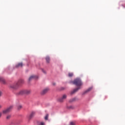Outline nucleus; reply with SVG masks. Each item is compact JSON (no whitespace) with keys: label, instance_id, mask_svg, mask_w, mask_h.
Instances as JSON below:
<instances>
[{"label":"nucleus","instance_id":"25","mask_svg":"<svg viewBox=\"0 0 125 125\" xmlns=\"http://www.w3.org/2000/svg\"><path fill=\"white\" fill-rule=\"evenodd\" d=\"M1 108H2V105L0 104V109H1Z\"/></svg>","mask_w":125,"mask_h":125},{"label":"nucleus","instance_id":"4","mask_svg":"<svg viewBox=\"0 0 125 125\" xmlns=\"http://www.w3.org/2000/svg\"><path fill=\"white\" fill-rule=\"evenodd\" d=\"M67 98V95L66 94H63L62 97L58 99V101L59 102H64V101Z\"/></svg>","mask_w":125,"mask_h":125},{"label":"nucleus","instance_id":"18","mask_svg":"<svg viewBox=\"0 0 125 125\" xmlns=\"http://www.w3.org/2000/svg\"><path fill=\"white\" fill-rule=\"evenodd\" d=\"M48 117H49L48 114H46V115H45L44 119H45V120L46 121H47V120H48Z\"/></svg>","mask_w":125,"mask_h":125},{"label":"nucleus","instance_id":"1","mask_svg":"<svg viewBox=\"0 0 125 125\" xmlns=\"http://www.w3.org/2000/svg\"><path fill=\"white\" fill-rule=\"evenodd\" d=\"M73 84L77 85V86H82L83 85V82L80 78H77L72 82Z\"/></svg>","mask_w":125,"mask_h":125},{"label":"nucleus","instance_id":"21","mask_svg":"<svg viewBox=\"0 0 125 125\" xmlns=\"http://www.w3.org/2000/svg\"><path fill=\"white\" fill-rule=\"evenodd\" d=\"M10 118H11V115H8L6 117L7 120H9V119H10Z\"/></svg>","mask_w":125,"mask_h":125},{"label":"nucleus","instance_id":"22","mask_svg":"<svg viewBox=\"0 0 125 125\" xmlns=\"http://www.w3.org/2000/svg\"><path fill=\"white\" fill-rule=\"evenodd\" d=\"M42 71L43 72V73L44 74H46V71H45V70L42 69Z\"/></svg>","mask_w":125,"mask_h":125},{"label":"nucleus","instance_id":"3","mask_svg":"<svg viewBox=\"0 0 125 125\" xmlns=\"http://www.w3.org/2000/svg\"><path fill=\"white\" fill-rule=\"evenodd\" d=\"M9 87L12 89H17V88H18V84H17V83L10 84L9 85Z\"/></svg>","mask_w":125,"mask_h":125},{"label":"nucleus","instance_id":"27","mask_svg":"<svg viewBox=\"0 0 125 125\" xmlns=\"http://www.w3.org/2000/svg\"><path fill=\"white\" fill-rule=\"evenodd\" d=\"M53 85H55V83H53Z\"/></svg>","mask_w":125,"mask_h":125},{"label":"nucleus","instance_id":"13","mask_svg":"<svg viewBox=\"0 0 125 125\" xmlns=\"http://www.w3.org/2000/svg\"><path fill=\"white\" fill-rule=\"evenodd\" d=\"M67 109H69V110H73L75 109V106L74 105H70L67 106Z\"/></svg>","mask_w":125,"mask_h":125},{"label":"nucleus","instance_id":"11","mask_svg":"<svg viewBox=\"0 0 125 125\" xmlns=\"http://www.w3.org/2000/svg\"><path fill=\"white\" fill-rule=\"evenodd\" d=\"M35 114L36 113H35V112H32L28 117L29 120H31V119H32L35 116Z\"/></svg>","mask_w":125,"mask_h":125},{"label":"nucleus","instance_id":"20","mask_svg":"<svg viewBox=\"0 0 125 125\" xmlns=\"http://www.w3.org/2000/svg\"><path fill=\"white\" fill-rule=\"evenodd\" d=\"M73 75H74V74H73L72 73H69L68 74L69 77H73Z\"/></svg>","mask_w":125,"mask_h":125},{"label":"nucleus","instance_id":"8","mask_svg":"<svg viewBox=\"0 0 125 125\" xmlns=\"http://www.w3.org/2000/svg\"><path fill=\"white\" fill-rule=\"evenodd\" d=\"M92 90V87H90L89 88H88L87 90H86L83 93V95H84V94H86V93H88L90 91H91Z\"/></svg>","mask_w":125,"mask_h":125},{"label":"nucleus","instance_id":"2","mask_svg":"<svg viewBox=\"0 0 125 125\" xmlns=\"http://www.w3.org/2000/svg\"><path fill=\"white\" fill-rule=\"evenodd\" d=\"M31 90H21L17 93L18 95H23V94H30Z\"/></svg>","mask_w":125,"mask_h":125},{"label":"nucleus","instance_id":"26","mask_svg":"<svg viewBox=\"0 0 125 125\" xmlns=\"http://www.w3.org/2000/svg\"><path fill=\"white\" fill-rule=\"evenodd\" d=\"M1 117V113L0 112V118Z\"/></svg>","mask_w":125,"mask_h":125},{"label":"nucleus","instance_id":"19","mask_svg":"<svg viewBox=\"0 0 125 125\" xmlns=\"http://www.w3.org/2000/svg\"><path fill=\"white\" fill-rule=\"evenodd\" d=\"M22 108V105H20L18 106V110H20Z\"/></svg>","mask_w":125,"mask_h":125},{"label":"nucleus","instance_id":"16","mask_svg":"<svg viewBox=\"0 0 125 125\" xmlns=\"http://www.w3.org/2000/svg\"><path fill=\"white\" fill-rule=\"evenodd\" d=\"M69 125H76V122H75V121H71L69 123Z\"/></svg>","mask_w":125,"mask_h":125},{"label":"nucleus","instance_id":"5","mask_svg":"<svg viewBox=\"0 0 125 125\" xmlns=\"http://www.w3.org/2000/svg\"><path fill=\"white\" fill-rule=\"evenodd\" d=\"M12 108H13V106L11 105L9 107H8L7 109L3 110V114H7V113H9L11 110H12Z\"/></svg>","mask_w":125,"mask_h":125},{"label":"nucleus","instance_id":"24","mask_svg":"<svg viewBox=\"0 0 125 125\" xmlns=\"http://www.w3.org/2000/svg\"><path fill=\"white\" fill-rule=\"evenodd\" d=\"M2 94V92H1V91H0V96H1Z\"/></svg>","mask_w":125,"mask_h":125},{"label":"nucleus","instance_id":"15","mask_svg":"<svg viewBox=\"0 0 125 125\" xmlns=\"http://www.w3.org/2000/svg\"><path fill=\"white\" fill-rule=\"evenodd\" d=\"M45 59H46V61L47 63H49V62L50 61V58H49V57H48V56L46 57Z\"/></svg>","mask_w":125,"mask_h":125},{"label":"nucleus","instance_id":"17","mask_svg":"<svg viewBox=\"0 0 125 125\" xmlns=\"http://www.w3.org/2000/svg\"><path fill=\"white\" fill-rule=\"evenodd\" d=\"M0 82H2L3 83H5V81L4 80V79H3V78L0 77Z\"/></svg>","mask_w":125,"mask_h":125},{"label":"nucleus","instance_id":"7","mask_svg":"<svg viewBox=\"0 0 125 125\" xmlns=\"http://www.w3.org/2000/svg\"><path fill=\"white\" fill-rule=\"evenodd\" d=\"M49 91V88H46L42 90V91L41 92L42 95H44L46 93H47Z\"/></svg>","mask_w":125,"mask_h":125},{"label":"nucleus","instance_id":"6","mask_svg":"<svg viewBox=\"0 0 125 125\" xmlns=\"http://www.w3.org/2000/svg\"><path fill=\"white\" fill-rule=\"evenodd\" d=\"M37 79H39V76L37 75H32L30 76L28 79L29 82H31L32 80L34 79V80H37Z\"/></svg>","mask_w":125,"mask_h":125},{"label":"nucleus","instance_id":"10","mask_svg":"<svg viewBox=\"0 0 125 125\" xmlns=\"http://www.w3.org/2000/svg\"><path fill=\"white\" fill-rule=\"evenodd\" d=\"M81 87H78L75 89H74L71 92V94H74V93H75V92H77V91H78V90H79V89H80Z\"/></svg>","mask_w":125,"mask_h":125},{"label":"nucleus","instance_id":"12","mask_svg":"<svg viewBox=\"0 0 125 125\" xmlns=\"http://www.w3.org/2000/svg\"><path fill=\"white\" fill-rule=\"evenodd\" d=\"M20 67H23V63L20 62L16 65V68H20Z\"/></svg>","mask_w":125,"mask_h":125},{"label":"nucleus","instance_id":"23","mask_svg":"<svg viewBox=\"0 0 125 125\" xmlns=\"http://www.w3.org/2000/svg\"><path fill=\"white\" fill-rule=\"evenodd\" d=\"M40 125H44V123H43V122H41V123H40Z\"/></svg>","mask_w":125,"mask_h":125},{"label":"nucleus","instance_id":"9","mask_svg":"<svg viewBox=\"0 0 125 125\" xmlns=\"http://www.w3.org/2000/svg\"><path fill=\"white\" fill-rule=\"evenodd\" d=\"M24 83V80L22 79H20L19 81L17 83V84H18V86H20L21 84H23Z\"/></svg>","mask_w":125,"mask_h":125},{"label":"nucleus","instance_id":"14","mask_svg":"<svg viewBox=\"0 0 125 125\" xmlns=\"http://www.w3.org/2000/svg\"><path fill=\"white\" fill-rule=\"evenodd\" d=\"M75 101H76V98H73L72 99H71L69 101V102L70 103H72L73 102H75Z\"/></svg>","mask_w":125,"mask_h":125}]
</instances>
